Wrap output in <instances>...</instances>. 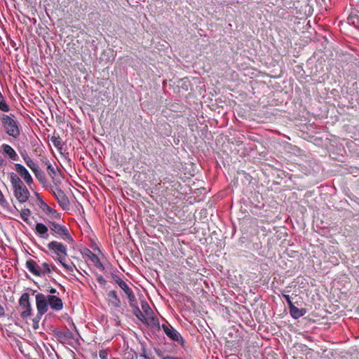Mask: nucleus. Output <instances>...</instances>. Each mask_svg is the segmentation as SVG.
<instances>
[{"label":"nucleus","mask_w":359,"mask_h":359,"mask_svg":"<svg viewBox=\"0 0 359 359\" xmlns=\"http://www.w3.org/2000/svg\"><path fill=\"white\" fill-rule=\"evenodd\" d=\"M97 280L101 285H106L107 281L102 275H97Z\"/></svg>","instance_id":"nucleus-31"},{"label":"nucleus","mask_w":359,"mask_h":359,"mask_svg":"<svg viewBox=\"0 0 359 359\" xmlns=\"http://www.w3.org/2000/svg\"><path fill=\"white\" fill-rule=\"evenodd\" d=\"M15 169L18 174L24 180L25 182L28 186L33 183V179L25 166L20 163H15Z\"/></svg>","instance_id":"nucleus-10"},{"label":"nucleus","mask_w":359,"mask_h":359,"mask_svg":"<svg viewBox=\"0 0 359 359\" xmlns=\"http://www.w3.org/2000/svg\"><path fill=\"white\" fill-rule=\"evenodd\" d=\"M0 120L5 132L11 137L18 139L20 135L19 123L13 117L7 114H1Z\"/></svg>","instance_id":"nucleus-4"},{"label":"nucleus","mask_w":359,"mask_h":359,"mask_svg":"<svg viewBox=\"0 0 359 359\" xmlns=\"http://www.w3.org/2000/svg\"><path fill=\"white\" fill-rule=\"evenodd\" d=\"M50 140L55 147L60 148L62 146V140L60 137L53 136Z\"/></svg>","instance_id":"nucleus-24"},{"label":"nucleus","mask_w":359,"mask_h":359,"mask_svg":"<svg viewBox=\"0 0 359 359\" xmlns=\"http://www.w3.org/2000/svg\"><path fill=\"white\" fill-rule=\"evenodd\" d=\"M142 309L147 315L151 312V309L147 302H142Z\"/></svg>","instance_id":"nucleus-26"},{"label":"nucleus","mask_w":359,"mask_h":359,"mask_svg":"<svg viewBox=\"0 0 359 359\" xmlns=\"http://www.w3.org/2000/svg\"><path fill=\"white\" fill-rule=\"evenodd\" d=\"M162 329L164 331L165 334L169 337L171 340L180 343H183L184 339L180 335V334L175 330L170 325H162Z\"/></svg>","instance_id":"nucleus-8"},{"label":"nucleus","mask_w":359,"mask_h":359,"mask_svg":"<svg viewBox=\"0 0 359 359\" xmlns=\"http://www.w3.org/2000/svg\"><path fill=\"white\" fill-rule=\"evenodd\" d=\"M3 97H3L2 94H1V93L0 92V100H1V99H3Z\"/></svg>","instance_id":"nucleus-38"},{"label":"nucleus","mask_w":359,"mask_h":359,"mask_svg":"<svg viewBox=\"0 0 359 359\" xmlns=\"http://www.w3.org/2000/svg\"><path fill=\"white\" fill-rule=\"evenodd\" d=\"M88 257L90 259V260L94 264V265L99 269L101 271L104 270V266L102 264V263L100 262L99 257L94 254L92 251L88 250Z\"/></svg>","instance_id":"nucleus-16"},{"label":"nucleus","mask_w":359,"mask_h":359,"mask_svg":"<svg viewBox=\"0 0 359 359\" xmlns=\"http://www.w3.org/2000/svg\"><path fill=\"white\" fill-rule=\"evenodd\" d=\"M5 203H6V200L5 199L1 191L0 190V204L4 205Z\"/></svg>","instance_id":"nucleus-32"},{"label":"nucleus","mask_w":359,"mask_h":359,"mask_svg":"<svg viewBox=\"0 0 359 359\" xmlns=\"http://www.w3.org/2000/svg\"><path fill=\"white\" fill-rule=\"evenodd\" d=\"M48 250L55 255L53 259L59 262L61 265L68 271L72 272L75 266L72 262L67 264L65 262L67 257V246L56 241H50L47 245Z\"/></svg>","instance_id":"nucleus-2"},{"label":"nucleus","mask_w":359,"mask_h":359,"mask_svg":"<svg viewBox=\"0 0 359 359\" xmlns=\"http://www.w3.org/2000/svg\"><path fill=\"white\" fill-rule=\"evenodd\" d=\"M22 158L26 164L27 163L28 161H30L32 160L27 154L23 155Z\"/></svg>","instance_id":"nucleus-34"},{"label":"nucleus","mask_w":359,"mask_h":359,"mask_svg":"<svg viewBox=\"0 0 359 359\" xmlns=\"http://www.w3.org/2000/svg\"><path fill=\"white\" fill-rule=\"evenodd\" d=\"M114 281L117 283V285L118 286H120V284L121 283H123L124 282L123 280H122L121 278H119L118 276H115L114 277Z\"/></svg>","instance_id":"nucleus-33"},{"label":"nucleus","mask_w":359,"mask_h":359,"mask_svg":"<svg viewBox=\"0 0 359 359\" xmlns=\"http://www.w3.org/2000/svg\"><path fill=\"white\" fill-rule=\"evenodd\" d=\"M27 165L32 170V172L35 171L39 168V165L34 163L33 160L28 161Z\"/></svg>","instance_id":"nucleus-28"},{"label":"nucleus","mask_w":359,"mask_h":359,"mask_svg":"<svg viewBox=\"0 0 359 359\" xmlns=\"http://www.w3.org/2000/svg\"><path fill=\"white\" fill-rule=\"evenodd\" d=\"M5 314L4 308L0 304V316H3Z\"/></svg>","instance_id":"nucleus-36"},{"label":"nucleus","mask_w":359,"mask_h":359,"mask_svg":"<svg viewBox=\"0 0 359 359\" xmlns=\"http://www.w3.org/2000/svg\"><path fill=\"white\" fill-rule=\"evenodd\" d=\"M36 233L42 238H47L48 236V228L43 223H37L35 227Z\"/></svg>","instance_id":"nucleus-15"},{"label":"nucleus","mask_w":359,"mask_h":359,"mask_svg":"<svg viewBox=\"0 0 359 359\" xmlns=\"http://www.w3.org/2000/svg\"><path fill=\"white\" fill-rule=\"evenodd\" d=\"M19 306L21 309L20 317L27 319L32 316V308L29 302V294L23 293L19 299Z\"/></svg>","instance_id":"nucleus-6"},{"label":"nucleus","mask_w":359,"mask_h":359,"mask_svg":"<svg viewBox=\"0 0 359 359\" xmlns=\"http://www.w3.org/2000/svg\"><path fill=\"white\" fill-rule=\"evenodd\" d=\"M51 191L59 205L63 209L67 208L69 205V201L65 192L60 188H55V190L52 189Z\"/></svg>","instance_id":"nucleus-9"},{"label":"nucleus","mask_w":359,"mask_h":359,"mask_svg":"<svg viewBox=\"0 0 359 359\" xmlns=\"http://www.w3.org/2000/svg\"><path fill=\"white\" fill-rule=\"evenodd\" d=\"M107 296L113 299L111 301V305L115 308H120L121 306V302L120 298L118 297L117 293L115 290H110L107 293Z\"/></svg>","instance_id":"nucleus-17"},{"label":"nucleus","mask_w":359,"mask_h":359,"mask_svg":"<svg viewBox=\"0 0 359 359\" xmlns=\"http://www.w3.org/2000/svg\"><path fill=\"white\" fill-rule=\"evenodd\" d=\"M128 296L130 294V293H133L132 289L128 286V285L124 281L123 283H121L119 286Z\"/></svg>","instance_id":"nucleus-23"},{"label":"nucleus","mask_w":359,"mask_h":359,"mask_svg":"<svg viewBox=\"0 0 359 359\" xmlns=\"http://www.w3.org/2000/svg\"><path fill=\"white\" fill-rule=\"evenodd\" d=\"M109 351L107 349H102L99 351V356L100 359H108Z\"/></svg>","instance_id":"nucleus-27"},{"label":"nucleus","mask_w":359,"mask_h":359,"mask_svg":"<svg viewBox=\"0 0 359 359\" xmlns=\"http://www.w3.org/2000/svg\"><path fill=\"white\" fill-rule=\"evenodd\" d=\"M42 316H39V312L37 311L36 316L33 319L34 328L36 329L38 327V323L41 319Z\"/></svg>","instance_id":"nucleus-29"},{"label":"nucleus","mask_w":359,"mask_h":359,"mask_svg":"<svg viewBox=\"0 0 359 359\" xmlns=\"http://www.w3.org/2000/svg\"><path fill=\"white\" fill-rule=\"evenodd\" d=\"M42 269V276L50 273L53 271H56V267L54 265H50L48 263H43L41 266H40Z\"/></svg>","instance_id":"nucleus-19"},{"label":"nucleus","mask_w":359,"mask_h":359,"mask_svg":"<svg viewBox=\"0 0 359 359\" xmlns=\"http://www.w3.org/2000/svg\"><path fill=\"white\" fill-rule=\"evenodd\" d=\"M49 292L50 294H53L52 295H55V294H56V293H57V295L59 294V292H57V290L55 288H53V287L50 288V290H49Z\"/></svg>","instance_id":"nucleus-35"},{"label":"nucleus","mask_w":359,"mask_h":359,"mask_svg":"<svg viewBox=\"0 0 359 359\" xmlns=\"http://www.w3.org/2000/svg\"><path fill=\"white\" fill-rule=\"evenodd\" d=\"M3 152L7 155L12 161H18L19 156L15 151L8 144H4L2 145Z\"/></svg>","instance_id":"nucleus-13"},{"label":"nucleus","mask_w":359,"mask_h":359,"mask_svg":"<svg viewBox=\"0 0 359 359\" xmlns=\"http://www.w3.org/2000/svg\"><path fill=\"white\" fill-rule=\"evenodd\" d=\"M43 163L46 166V171L52 179L53 182L57 186L58 183H60V181L56 179L57 174L55 168L47 158L43 160Z\"/></svg>","instance_id":"nucleus-11"},{"label":"nucleus","mask_w":359,"mask_h":359,"mask_svg":"<svg viewBox=\"0 0 359 359\" xmlns=\"http://www.w3.org/2000/svg\"><path fill=\"white\" fill-rule=\"evenodd\" d=\"M134 310V315L142 322H144L146 320V318L144 315L142 313L141 310L139 309V307L136 308Z\"/></svg>","instance_id":"nucleus-22"},{"label":"nucleus","mask_w":359,"mask_h":359,"mask_svg":"<svg viewBox=\"0 0 359 359\" xmlns=\"http://www.w3.org/2000/svg\"><path fill=\"white\" fill-rule=\"evenodd\" d=\"M35 298L39 316L45 314L48 310V306L55 311H60L63 309L62 300L57 295H45L42 293H38Z\"/></svg>","instance_id":"nucleus-1"},{"label":"nucleus","mask_w":359,"mask_h":359,"mask_svg":"<svg viewBox=\"0 0 359 359\" xmlns=\"http://www.w3.org/2000/svg\"><path fill=\"white\" fill-rule=\"evenodd\" d=\"M127 297L128 299L129 304L131 308L135 309L136 308L138 307L137 299L134 293H130V294L128 295Z\"/></svg>","instance_id":"nucleus-21"},{"label":"nucleus","mask_w":359,"mask_h":359,"mask_svg":"<svg viewBox=\"0 0 359 359\" xmlns=\"http://www.w3.org/2000/svg\"><path fill=\"white\" fill-rule=\"evenodd\" d=\"M48 227L53 232V235L60 237L65 241H72V237L65 226L60 225L55 222L49 221Z\"/></svg>","instance_id":"nucleus-5"},{"label":"nucleus","mask_w":359,"mask_h":359,"mask_svg":"<svg viewBox=\"0 0 359 359\" xmlns=\"http://www.w3.org/2000/svg\"><path fill=\"white\" fill-rule=\"evenodd\" d=\"M9 178L15 198L20 203H26L30 197V192L26 185L15 172H11Z\"/></svg>","instance_id":"nucleus-3"},{"label":"nucleus","mask_w":359,"mask_h":359,"mask_svg":"<svg viewBox=\"0 0 359 359\" xmlns=\"http://www.w3.org/2000/svg\"><path fill=\"white\" fill-rule=\"evenodd\" d=\"M26 267L34 276H42V269L34 260L28 259L26 262Z\"/></svg>","instance_id":"nucleus-12"},{"label":"nucleus","mask_w":359,"mask_h":359,"mask_svg":"<svg viewBox=\"0 0 359 359\" xmlns=\"http://www.w3.org/2000/svg\"><path fill=\"white\" fill-rule=\"evenodd\" d=\"M31 215V211L29 208L22 209L20 211V217L26 223H29V217Z\"/></svg>","instance_id":"nucleus-20"},{"label":"nucleus","mask_w":359,"mask_h":359,"mask_svg":"<svg viewBox=\"0 0 359 359\" xmlns=\"http://www.w3.org/2000/svg\"><path fill=\"white\" fill-rule=\"evenodd\" d=\"M283 298L285 299L286 302L288 304L289 308L293 305V303L291 300V298L289 294H283Z\"/></svg>","instance_id":"nucleus-30"},{"label":"nucleus","mask_w":359,"mask_h":359,"mask_svg":"<svg viewBox=\"0 0 359 359\" xmlns=\"http://www.w3.org/2000/svg\"><path fill=\"white\" fill-rule=\"evenodd\" d=\"M0 110L4 112H8L10 110L8 104L6 103L4 98L1 99L0 101Z\"/></svg>","instance_id":"nucleus-25"},{"label":"nucleus","mask_w":359,"mask_h":359,"mask_svg":"<svg viewBox=\"0 0 359 359\" xmlns=\"http://www.w3.org/2000/svg\"><path fill=\"white\" fill-rule=\"evenodd\" d=\"M38 200L40 203L39 207L41 210L51 219H60L61 216L59 212H57L55 209L49 206L39 196Z\"/></svg>","instance_id":"nucleus-7"},{"label":"nucleus","mask_w":359,"mask_h":359,"mask_svg":"<svg viewBox=\"0 0 359 359\" xmlns=\"http://www.w3.org/2000/svg\"><path fill=\"white\" fill-rule=\"evenodd\" d=\"M289 309H290V313L294 319H298L300 317L304 316L306 313V309H304V308L299 309V308L296 307L294 304Z\"/></svg>","instance_id":"nucleus-14"},{"label":"nucleus","mask_w":359,"mask_h":359,"mask_svg":"<svg viewBox=\"0 0 359 359\" xmlns=\"http://www.w3.org/2000/svg\"><path fill=\"white\" fill-rule=\"evenodd\" d=\"M4 159L0 156V165L4 163Z\"/></svg>","instance_id":"nucleus-37"},{"label":"nucleus","mask_w":359,"mask_h":359,"mask_svg":"<svg viewBox=\"0 0 359 359\" xmlns=\"http://www.w3.org/2000/svg\"><path fill=\"white\" fill-rule=\"evenodd\" d=\"M36 179L39 180V182L45 187L47 183V179L46 177V175L44 172L39 168L35 171L33 172Z\"/></svg>","instance_id":"nucleus-18"}]
</instances>
